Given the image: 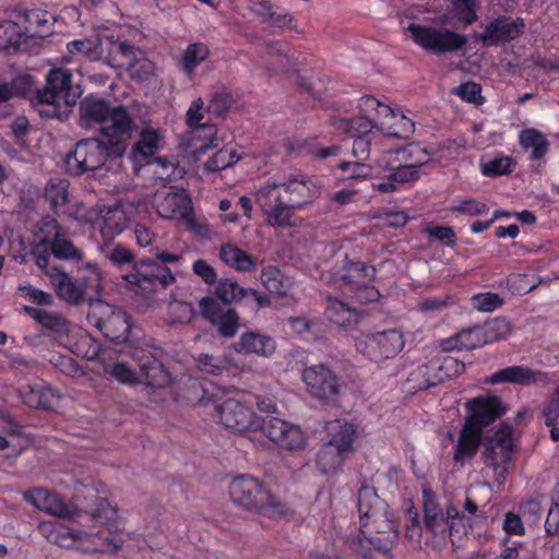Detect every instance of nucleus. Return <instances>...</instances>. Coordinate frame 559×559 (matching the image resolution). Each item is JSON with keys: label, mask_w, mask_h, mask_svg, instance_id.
<instances>
[{"label": "nucleus", "mask_w": 559, "mask_h": 559, "mask_svg": "<svg viewBox=\"0 0 559 559\" xmlns=\"http://www.w3.org/2000/svg\"><path fill=\"white\" fill-rule=\"evenodd\" d=\"M154 257L139 259L132 270L122 275L129 290L143 296L153 295L158 288L167 289L176 283V275L169 265L182 260V254L150 249Z\"/></svg>", "instance_id": "nucleus-5"}, {"label": "nucleus", "mask_w": 559, "mask_h": 559, "mask_svg": "<svg viewBox=\"0 0 559 559\" xmlns=\"http://www.w3.org/2000/svg\"><path fill=\"white\" fill-rule=\"evenodd\" d=\"M483 32H475L473 38L486 47L504 46L524 34L526 24L523 17L512 19L499 15L487 23H480Z\"/></svg>", "instance_id": "nucleus-15"}, {"label": "nucleus", "mask_w": 559, "mask_h": 559, "mask_svg": "<svg viewBox=\"0 0 559 559\" xmlns=\"http://www.w3.org/2000/svg\"><path fill=\"white\" fill-rule=\"evenodd\" d=\"M550 382L549 374L542 370H533L523 365L509 366L497 370L486 379V383L498 384H520L531 386L537 383L548 384Z\"/></svg>", "instance_id": "nucleus-20"}, {"label": "nucleus", "mask_w": 559, "mask_h": 559, "mask_svg": "<svg viewBox=\"0 0 559 559\" xmlns=\"http://www.w3.org/2000/svg\"><path fill=\"white\" fill-rule=\"evenodd\" d=\"M195 361L201 371L213 376L223 374L224 371L228 370L229 365L227 359L209 354H201Z\"/></svg>", "instance_id": "nucleus-59"}, {"label": "nucleus", "mask_w": 559, "mask_h": 559, "mask_svg": "<svg viewBox=\"0 0 559 559\" xmlns=\"http://www.w3.org/2000/svg\"><path fill=\"white\" fill-rule=\"evenodd\" d=\"M286 151L290 155H311L317 159H326L331 156H338L342 147L340 145H331L319 147L317 138L294 139L285 144Z\"/></svg>", "instance_id": "nucleus-34"}, {"label": "nucleus", "mask_w": 559, "mask_h": 559, "mask_svg": "<svg viewBox=\"0 0 559 559\" xmlns=\"http://www.w3.org/2000/svg\"><path fill=\"white\" fill-rule=\"evenodd\" d=\"M229 496L233 502L246 510L267 515L286 513V506L276 501L263 483L249 475H238L231 480Z\"/></svg>", "instance_id": "nucleus-10"}, {"label": "nucleus", "mask_w": 559, "mask_h": 559, "mask_svg": "<svg viewBox=\"0 0 559 559\" xmlns=\"http://www.w3.org/2000/svg\"><path fill=\"white\" fill-rule=\"evenodd\" d=\"M516 166V160L512 156L500 155L486 163H481L480 170L486 177L496 178L509 175Z\"/></svg>", "instance_id": "nucleus-54"}, {"label": "nucleus", "mask_w": 559, "mask_h": 559, "mask_svg": "<svg viewBox=\"0 0 559 559\" xmlns=\"http://www.w3.org/2000/svg\"><path fill=\"white\" fill-rule=\"evenodd\" d=\"M430 361L438 383L459 376L465 369V365L452 356L435 357Z\"/></svg>", "instance_id": "nucleus-47"}, {"label": "nucleus", "mask_w": 559, "mask_h": 559, "mask_svg": "<svg viewBox=\"0 0 559 559\" xmlns=\"http://www.w3.org/2000/svg\"><path fill=\"white\" fill-rule=\"evenodd\" d=\"M51 257L62 261L79 262L83 260L84 254L83 251L73 243L70 238V233H68L48 251V269L52 267L50 266Z\"/></svg>", "instance_id": "nucleus-48"}, {"label": "nucleus", "mask_w": 559, "mask_h": 559, "mask_svg": "<svg viewBox=\"0 0 559 559\" xmlns=\"http://www.w3.org/2000/svg\"><path fill=\"white\" fill-rule=\"evenodd\" d=\"M109 259L112 262L114 265L121 269V276L133 269L134 263H136L139 260L135 259V253L133 250L124 247L123 245H116L110 254Z\"/></svg>", "instance_id": "nucleus-58"}, {"label": "nucleus", "mask_w": 559, "mask_h": 559, "mask_svg": "<svg viewBox=\"0 0 559 559\" xmlns=\"http://www.w3.org/2000/svg\"><path fill=\"white\" fill-rule=\"evenodd\" d=\"M215 296L223 304L237 302L245 298H252L258 307H265L270 305L267 296L261 295L253 288H243L231 278H224L218 281L215 287Z\"/></svg>", "instance_id": "nucleus-29"}, {"label": "nucleus", "mask_w": 559, "mask_h": 559, "mask_svg": "<svg viewBox=\"0 0 559 559\" xmlns=\"http://www.w3.org/2000/svg\"><path fill=\"white\" fill-rule=\"evenodd\" d=\"M192 212L191 200L185 193L168 194L158 206V213L166 218H187Z\"/></svg>", "instance_id": "nucleus-41"}, {"label": "nucleus", "mask_w": 559, "mask_h": 559, "mask_svg": "<svg viewBox=\"0 0 559 559\" xmlns=\"http://www.w3.org/2000/svg\"><path fill=\"white\" fill-rule=\"evenodd\" d=\"M79 126L83 129L99 128V135L108 139L112 148L122 150L126 143H130L138 126L122 106H111L110 102L90 94L85 96L79 106Z\"/></svg>", "instance_id": "nucleus-4"}, {"label": "nucleus", "mask_w": 559, "mask_h": 559, "mask_svg": "<svg viewBox=\"0 0 559 559\" xmlns=\"http://www.w3.org/2000/svg\"><path fill=\"white\" fill-rule=\"evenodd\" d=\"M450 211L455 214L478 216L487 214L489 206L485 202L472 198H465L457 200L456 203L451 206Z\"/></svg>", "instance_id": "nucleus-60"}, {"label": "nucleus", "mask_w": 559, "mask_h": 559, "mask_svg": "<svg viewBox=\"0 0 559 559\" xmlns=\"http://www.w3.org/2000/svg\"><path fill=\"white\" fill-rule=\"evenodd\" d=\"M469 417L466 423H472L483 431L485 427L501 417L507 408L498 396H477L466 403Z\"/></svg>", "instance_id": "nucleus-23"}, {"label": "nucleus", "mask_w": 559, "mask_h": 559, "mask_svg": "<svg viewBox=\"0 0 559 559\" xmlns=\"http://www.w3.org/2000/svg\"><path fill=\"white\" fill-rule=\"evenodd\" d=\"M67 49L72 55H82L90 60L100 58L99 43L92 39H75L67 44Z\"/></svg>", "instance_id": "nucleus-61"}, {"label": "nucleus", "mask_w": 559, "mask_h": 559, "mask_svg": "<svg viewBox=\"0 0 559 559\" xmlns=\"http://www.w3.org/2000/svg\"><path fill=\"white\" fill-rule=\"evenodd\" d=\"M301 379L309 395L324 404L334 401L342 390L341 377L325 364L304 368Z\"/></svg>", "instance_id": "nucleus-14"}, {"label": "nucleus", "mask_w": 559, "mask_h": 559, "mask_svg": "<svg viewBox=\"0 0 559 559\" xmlns=\"http://www.w3.org/2000/svg\"><path fill=\"white\" fill-rule=\"evenodd\" d=\"M423 498L425 532L428 535L438 526V523L444 518L445 513L440 508L437 497L431 490L425 489Z\"/></svg>", "instance_id": "nucleus-49"}, {"label": "nucleus", "mask_w": 559, "mask_h": 559, "mask_svg": "<svg viewBox=\"0 0 559 559\" xmlns=\"http://www.w3.org/2000/svg\"><path fill=\"white\" fill-rule=\"evenodd\" d=\"M345 295L355 299L359 304L374 302L380 298V292L373 285V282L359 284L353 287V292H346Z\"/></svg>", "instance_id": "nucleus-63"}, {"label": "nucleus", "mask_w": 559, "mask_h": 559, "mask_svg": "<svg viewBox=\"0 0 559 559\" xmlns=\"http://www.w3.org/2000/svg\"><path fill=\"white\" fill-rule=\"evenodd\" d=\"M437 373L431 368V361L417 366L412 370L406 379V384L414 392L424 391L438 385L435 379Z\"/></svg>", "instance_id": "nucleus-46"}, {"label": "nucleus", "mask_w": 559, "mask_h": 559, "mask_svg": "<svg viewBox=\"0 0 559 559\" xmlns=\"http://www.w3.org/2000/svg\"><path fill=\"white\" fill-rule=\"evenodd\" d=\"M377 270L374 266L362 261H352L347 258L340 270L334 274V282L338 288L345 294L353 292V287L374 282Z\"/></svg>", "instance_id": "nucleus-24"}, {"label": "nucleus", "mask_w": 559, "mask_h": 559, "mask_svg": "<svg viewBox=\"0 0 559 559\" xmlns=\"http://www.w3.org/2000/svg\"><path fill=\"white\" fill-rule=\"evenodd\" d=\"M520 146L528 151L531 150L530 159H543L549 152L550 142L547 136L535 128H525L519 133Z\"/></svg>", "instance_id": "nucleus-38"}, {"label": "nucleus", "mask_w": 559, "mask_h": 559, "mask_svg": "<svg viewBox=\"0 0 559 559\" xmlns=\"http://www.w3.org/2000/svg\"><path fill=\"white\" fill-rule=\"evenodd\" d=\"M69 233L58 219L44 215L34 227V242L31 245V255L35 264L48 275V251Z\"/></svg>", "instance_id": "nucleus-13"}, {"label": "nucleus", "mask_w": 559, "mask_h": 559, "mask_svg": "<svg viewBox=\"0 0 559 559\" xmlns=\"http://www.w3.org/2000/svg\"><path fill=\"white\" fill-rule=\"evenodd\" d=\"M486 343H489L488 337H486V330L476 325L462 330L453 337L449 338L447 341V349L471 350L481 347Z\"/></svg>", "instance_id": "nucleus-39"}, {"label": "nucleus", "mask_w": 559, "mask_h": 559, "mask_svg": "<svg viewBox=\"0 0 559 559\" xmlns=\"http://www.w3.org/2000/svg\"><path fill=\"white\" fill-rule=\"evenodd\" d=\"M424 536L425 538H427L425 526H421L418 513L415 512L414 514H412L409 512L407 521L405 523V537L408 539L411 547L413 549H420L421 539ZM428 536L430 535L428 534ZM426 544L431 545V538L426 539Z\"/></svg>", "instance_id": "nucleus-57"}, {"label": "nucleus", "mask_w": 559, "mask_h": 559, "mask_svg": "<svg viewBox=\"0 0 559 559\" xmlns=\"http://www.w3.org/2000/svg\"><path fill=\"white\" fill-rule=\"evenodd\" d=\"M467 524L465 516L460 514L459 510L450 506L447 508L445 515L438 523V526L427 536L431 538V547L433 549H441L447 546L449 542L453 546L457 545L463 537L467 535Z\"/></svg>", "instance_id": "nucleus-18"}, {"label": "nucleus", "mask_w": 559, "mask_h": 559, "mask_svg": "<svg viewBox=\"0 0 559 559\" xmlns=\"http://www.w3.org/2000/svg\"><path fill=\"white\" fill-rule=\"evenodd\" d=\"M25 40L20 23L11 20L0 21V51L14 53Z\"/></svg>", "instance_id": "nucleus-42"}, {"label": "nucleus", "mask_w": 559, "mask_h": 559, "mask_svg": "<svg viewBox=\"0 0 559 559\" xmlns=\"http://www.w3.org/2000/svg\"><path fill=\"white\" fill-rule=\"evenodd\" d=\"M23 38H45L52 32L53 17L41 9L24 10L17 14Z\"/></svg>", "instance_id": "nucleus-27"}, {"label": "nucleus", "mask_w": 559, "mask_h": 559, "mask_svg": "<svg viewBox=\"0 0 559 559\" xmlns=\"http://www.w3.org/2000/svg\"><path fill=\"white\" fill-rule=\"evenodd\" d=\"M100 57L112 68H129L138 60L139 49L127 40L107 36L99 40Z\"/></svg>", "instance_id": "nucleus-25"}, {"label": "nucleus", "mask_w": 559, "mask_h": 559, "mask_svg": "<svg viewBox=\"0 0 559 559\" xmlns=\"http://www.w3.org/2000/svg\"><path fill=\"white\" fill-rule=\"evenodd\" d=\"M48 277L57 295L71 305L98 299L103 292L102 273L95 263L88 262L79 267L74 278L53 265L48 271Z\"/></svg>", "instance_id": "nucleus-7"}, {"label": "nucleus", "mask_w": 559, "mask_h": 559, "mask_svg": "<svg viewBox=\"0 0 559 559\" xmlns=\"http://www.w3.org/2000/svg\"><path fill=\"white\" fill-rule=\"evenodd\" d=\"M24 311L41 326L53 333L63 334L68 330L67 321L60 314L51 313L32 306H25Z\"/></svg>", "instance_id": "nucleus-45"}, {"label": "nucleus", "mask_w": 559, "mask_h": 559, "mask_svg": "<svg viewBox=\"0 0 559 559\" xmlns=\"http://www.w3.org/2000/svg\"><path fill=\"white\" fill-rule=\"evenodd\" d=\"M424 159H418L413 164L401 165L393 168L388 175L373 178L371 187L373 191L382 194L397 191V186L403 183H412L419 179V167L427 160L426 152L423 151Z\"/></svg>", "instance_id": "nucleus-22"}, {"label": "nucleus", "mask_w": 559, "mask_h": 559, "mask_svg": "<svg viewBox=\"0 0 559 559\" xmlns=\"http://www.w3.org/2000/svg\"><path fill=\"white\" fill-rule=\"evenodd\" d=\"M221 336L231 338L239 330V316L235 309L226 310L214 323Z\"/></svg>", "instance_id": "nucleus-62"}, {"label": "nucleus", "mask_w": 559, "mask_h": 559, "mask_svg": "<svg viewBox=\"0 0 559 559\" xmlns=\"http://www.w3.org/2000/svg\"><path fill=\"white\" fill-rule=\"evenodd\" d=\"M88 518L93 522L90 532L69 527L56 520L40 522L38 531L48 542L60 547H75L84 552L118 551L124 543V535L118 530L117 510L102 499Z\"/></svg>", "instance_id": "nucleus-2"}, {"label": "nucleus", "mask_w": 559, "mask_h": 559, "mask_svg": "<svg viewBox=\"0 0 559 559\" xmlns=\"http://www.w3.org/2000/svg\"><path fill=\"white\" fill-rule=\"evenodd\" d=\"M357 508L360 518L359 534L346 539L349 549L362 559H392L391 550L400 533L385 501L373 487L361 486Z\"/></svg>", "instance_id": "nucleus-1"}, {"label": "nucleus", "mask_w": 559, "mask_h": 559, "mask_svg": "<svg viewBox=\"0 0 559 559\" xmlns=\"http://www.w3.org/2000/svg\"><path fill=\"white\" fill-rule=\"evenodd\" d=\"M325 316L335 325L352 329L358 323L360 312L337 298L328 297Z\"/></svg>", "instance_id": "nucleus-36"}, {"label": "nucleus", "mask_w": 559, "mask_h": 559, "mask_svg": "<svg viewBox=\"0 0 559 559\" xmlns=\"http://www.w3.org/2000/svg\"><path fill=\"white\" fill-rule=\"evenodd\" d=\"M236 353L241 355L254 354L261 357H270L275 353L276 342L273 337L259 331L243 332L233 345Z\"/></svg>", "instance_id": "nucleus-30"}, {"label": "nucleus", "mask_w": 559, "mask_h": 559, "mask_svg": "<svg viewBox=\"0 0 559 559\" xmlns=\"http://www.w3.org/2000/svg\"><path fill=\"white\" fill-rule=\"evenodd\" d=\"M260 280L262 285L271 294L281 297L287 296L292 286L290 280L285 277L281 270L276 266L269 265L263 267Z\"/></svg>", "instance_id": "nucleus-43"}, {"label": "nucleus", "mask_w": 559, "mask_h": 559, "mask_svg": "<svg viewBox=\"0 0 559 559\" xmlns=\"http://www.w3.org/2000/svg\"><path fill=\"white\" fill-rule=\"evenodd\" d=\"M321 194V186L305 175H290L283 182L266 181L255 192V202L273 227L293 225L296 210L312 203Z\"/></svg>", "instance_id": "nucleus-3"}, {"label": "nucleus", "mask_w": 559, "mask_h": 559, "mask_svg": "<svg viewBox=\"0 0 559 559\" xmlns=\"http://www.w3.org/2000/svg\"><path fill=\"white\" fill-rule=\"evenodd\" d=\"M106 312V317H100L95 322L96 328L103 335L116 344L124 343L129 340L131 332V317L122 309H114L108 304L100 305Z\"/></svg>", "instance_id": "nucleus-21"}, {"label": "nucleus", "mask_w": 559, "mask_h": 559, "mask_svg": "<svg viewBox=\"0 0 559 559\" xmlns=\"http://www.w3.org/2000/svg\"><path fill=\"white\" fill-rule=\"evenodd\" d=\"M203 104L201 99L193 100L191 106L187 111V123L191 128L201 127L204 131H206V136H209V144L206 146L217 147L218 143L216 138H214L216 133V128L213 124H200L203 119Z\"/></svg>", "instance_id": "nucleus-52"}, {"label": "nucleus", "mask_w": 559, "mask_h": 559, "mask_svg": "<svg viewBox=\"0 0 559 559\" xmlns=\"http://www.w3.org/2000/svg\"><path fill=\"white\" fill-rule=\"evenodd\" d=\"M23 498L36 509L56 518L74 519L75 516H81L72 503L66 502L59 495L45 488L26 490L23 493Z\"/></svg>", "instance_id": "nucleus-19"}, {"label": "nucleus", "mask_w": 559, "mask_h": 559, "mask_svg": "<svg viewBox=\"0 0 559 559\" xmlns=\"http://www.w3.org/2000/svg\"><path fill=\"white\" fill-rule=\"evenodd\" d=\"M23 403L34 408L52 409L59 395L44 381L27 384L20 390Z\"/></svg>", "instance_id": "nucleus-31"}, {"label": "nucleus", "mask_w": 559, "mask_h": 559, "mask_svg": "<svg viewBox=\"0 0 559 559\" xmlns=\"http://www.w3.org/2000/svg\"><path fill=\"white\" fill-rule=\"evenodd\" d=\"M512 436V426L500 423L492 436L484 442L483 462L493 469L499 481L506 479L509 465L514 457L515 444Z\"/></svg>", "instance_id": "nucleus-11"}, {"label": "nucleus", "mask_w": 559, "mask_h": 559, "mask_svg": "<svg viewBox=\"0 0 559 559\" xmlns=\"http://www.w3.org/2000/svg\"><path fill=\"white\" fill-rule=\"evenodd\" d=\"M288 421H285L277 417L266 416L265 418L259 417V425L251 432L260 431L272 442L278 444L281 438H283Z\"/></svg>", "instance_id": "nucleus-56"}, {"label": "nucleus", "mask_w": 559, "mask_h": 559, "mask_svg": "<svg viewBox=\"0 0 559 559\" xmlns=\"http://www.w3.org/2000/svg\"><path fill=\"white\" fill-rule=\"evenodd\" d=\"M374 129L379 126L388 128L390 135L399 139H407L413 134L415 124L404 115H397L390 106L379 103L374 112Z\"/></svg>", "instance_id": "nucleus-28"}, {"label": "nucleus", "mask_w": 559, "mask_h": 559, "mask_svg": "<svg viewBox=\"0 0 559 559\" xmlns=\"http://www.w3.org/2000/svg\"><path fill=\"white\" fill-rule=\"evenodd\" d=\"M481 442L483 431L480 427L465 421L454 447L453 461L461 466L469 463L478 453Z\"/></svg>", "instance_id": "nucleus-26"}, {"label": "nucleus", "mask_w": 559, "mask_h": 559, "mask_svg": "<svg viewBox=\"0 0 559 559\" xmlns=\"http://www.w3.org/2000/svg\"><path fill=\"white\" fill-rule=\"evenodd\" d=\"M164 142V135L160 130L153 127H144L139 133V139L133 144L131 150V157L134 160L142 158L148 163V158L155 156V154L162 148Z\"/></svg>", "instance_id": "nucleus-32"}, {"label": "nucleus", "mask_w": 559, "mask_h": 559, "mask_svg": "<svg viewBox=\"0 0 559 559\" xmlns=\"http://www.w3.org/2000/svg\"><path fill=\"white\" fill-rule=\"evenodd\" d=\"M347 455L330 444H324L317 454V465L323 474H329L342 467Z\"/></svg>", "instance_id": "nucleus-51"}, {"label": "nucleus", "mask_w": 559, "mask_h": 559, "mask_svg": "<svg viewBox=\"0 0 559 559\" xmlns=\"http://www.w3.org/2000/svg\"><path fill=\"white\" fill-rule=\"evenodd\" d=\"M251 404V395L236 389H218L205 402L206 406L213 407L219 424L235 433L251 432L259 425Z\"/></svg>", "instance_id": "nucleus-6"}, {"label": "nucleus", "mask_w": 559, "mask_h": 559, "mask_svg": "<svg viewBox=\"0 0 559 559\" xmlns=\"http://www.w3.org/2000/svg\"><path fill=\"white\" fill-rule=\"evenodd\" d=\"M139 381L154 388H165L171 382L170 373L155 357L148 355L140 362Z\"/></svg>", "instance_id": "nucleus-35"}, {"label": "nucleus", "mask_w": 559, "mask_h": 559, "mask_svg": "<svg viewBox=\"0 0 559 559\" xmlns=\"http://www.w3.org/2000/svg\"><path fill=\"white\" fill-rule=\"evenodd\" d=\"M343 160L337 164L336 170L340 171L338 179L346 181H361L372 176V166L370 164Z\"/></svg>", "instance_id": "nucleus-50"}, {"label": "nucleus", "mask_w": 559, "mask_h": 559, "mask_svg": "<svg viewBox=\"0 0 559 559\" xmlns=\"http://www.w3.org/2000/svg\"><path fill=\"white\" fill-rule=\"evenodd\" d=\"M452 4L453 17H455L463 27L474 24L478 20L477 7L478 0H449Z\"/></svg>", "instance_id": "nucleus-53"}, {"label": "nucleus", "mask_w": 559, "mask_h": 559, "mask_svg": "<svg viewBox=\"0 0 559 559\" xmlns=\"http://www.w3.org/2000/svg\"><path fill=\"white\" fill-rule=\"evenodd\" d=\"M337 128L353 139L352 154L358 160L369 159L372 145L381 139L379 132L365 119H341Z\"/></svg>", "instance_id": "nucleus-17"}, {"label": "nucleus", "mask_w": 559, "mask_h": 559, "mask_svg": "<svg viewBox=\"0 0 559 559\" xmlns=\"http://www.w3.org/2000/svg\"><path fill=\"white\" fill-rule=\"evenodd\" d=\"M210 56V49L207 45L203 43H192L185 49L179 64L182 71L188 75L192 76L195 69L207 59Z\"/></svg>", "instance_id": "nucleus-44"}, {"label": "nucleus", "mask_w": 559, "mask_h": 559, "mask_svg": "<svg viewBox=\"0 0 559 559\" xmlns=\"http://www.w3.org/2000/svg\"><path fill=\"white\" fill-rule=\"evenodd\" d=\"M407 31L411 33L415 44L435 55L459 51L467 43V38L464 35L449 28H436L411 23Z\"/></svg>", "instance_id": "nucleus-12"}, {"label": "nucleus", "mask_w": 559, "mask_h": 559, "mask_svg": "<svg viewBox=\"0 0 559 559\" xmlns=\"http://www.w3.org/2000/svg\"><path fill=\"white\" fill-rule=\"evenodd\" d=\"M404 347L401 332L395 329L370 333L356 342V348L372 361H381L396 356Z\"/></svg>", "instance_id": "nucleus-16"}, {"label": "nucleus", "mask_w": 559, "mask_h": 559, "mask_svg": "<svg viewBox=\"0 0 559 559\" xmlns=\"http://www.w3.org/2000/svg\"><path fill=\"white\" fill-rule=\"evenodd\" d=\"M80 85L72 82V73L64 68H52L46 75V85L36 90L32 102L40 116L53 118L59 116V100L67 105L75 104L81 95Z\"/></svg>", "instance_id": "nucleus-8"}, {"label": "nucleus", "mask_w": 559, "mask_h": 559, "mask_svg": "<svg viewBox=\"0 0 559 559\" xmlns=\"http://www.w3.org/2000/svg\"><path fill=\"white\" fill-rule=\"evenodd\" d=\"M221 260L238 272L251 273L257 270V259L233 243H223L219 249Z\"/></svg>", "instance_id": "nucleus-37"}, {"label": "nucleus", "mask_w": 559, "mask_h": 559, "mask_svg": "<svg viewBox=\"0 0 559 559\" xmlns=\"http://www.w3.org/2000/svg\"><path fill=\"white\" fill-rule=\"evenodd\" d=\"M105 371L114 379L123 384H133L139 382V374L126 362H115L111 367L106 366Z\"/></svg>", "instance_id": "nucleus-64"}, {"label": "nucleus", "mask_w": 559, "mask_h": 559, "mask_svg": "<svg viewBox=\"0 0 559 559\" xmlns=\"http://www.w3.org/2000/svg\"><path fill=\"white\" fill-rule=\"evenodd\" d=\"M69 187L70 182L63 178H50L46 183L44 198L53 213H64L63 207L69 203Z\"/></svg>", "instance_id": "nucleus-40"}, {"label": "nucleus", "mask_w": 559, "mask_h": 559, "mask_svg": "<svg viewBox=\"0 0 559 559\" xmlns=\"http://www.w3.org/2000/svg\"><path fill=\"white\" fill-rule=\"evenodd\" d=\"M241 156L235 150L223 147L215 152L204 164V168L209 173H217L235 165L240 160Z\"/></svg>", "instance_id": "nucleus-55"}, {"label": "nucleus", "mask_w": 559, "mask_h": 559, "mask_svg": "<svg viewBox=\"0 0 559 559\" xmlns=\"http://www.w3.org/2000/svg\"><path fill=\"white\" fill-rule=\"evenodd\" d=\"M129 143H126L121 152L112 148L108 139L88 138L82 139L64 157V169L69 175L81 176L84 173L95 171L102 168L108 157L122 156Z\"/></svg>", "instance_id": "nucleus-9"}, {"label": "nucleus", "mask_w": 559, "mask_h": 559, "mask_svg": "<svg viewBox=\"0 0 559 559\" xmlns=\"http://www.w3.org/2000/svg\"><path fill=\"white\" fill-rule=\"evenodd\" d=\"M330 437L328 444L347 455L354 450L357 426L346 420H335L326 427Z\"/></svg>", "instance_id": "nucleus-33"}]
</instances>
